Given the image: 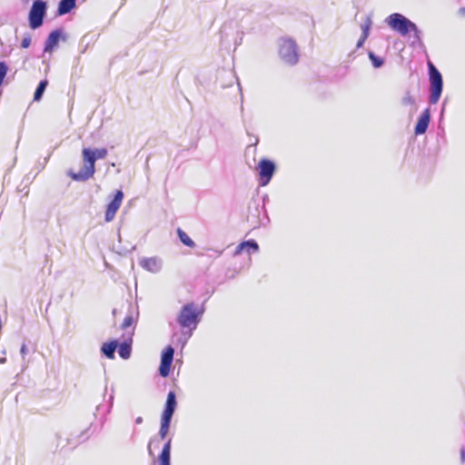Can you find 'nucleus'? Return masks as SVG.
<instances>
[{
    "mask_svg": "<svg viewBox=\"0 0 465 465\" xmlns=\"http://www.w3.org/2000/svg\"><path fill=\"white\" fill-rule=\"evenodd\" d=\"M385 23L391 30L400 34L402 36H405L411 32H412L414 38L417 41L420 40L421 31L418 28L415 23L411 21L402 14H391L389 16L386 17Z\"/></svg>",
    "mask_w": 465,
    "mask_h": 465,
    "instance_id": "f257e3e1",
    "label": "nucleus"
},
{
    "mask_svg": "<svg viewBox=\"0 0 465 465\" xmlns=\"http://www.w3.org/2000/svg\"><path fill=\"white\" fill-rule=\"evenodd\" d=\"M203 311L193 302L184 304L177 315V322L183 329L195 330L201 321Z\"/></svg>",
    "mask_w": 465,
    "mask_h": 465,
    "instance_id": "f03ea898",
    "label": "nucleus"
},
{
    "mask_svg": "<svg viewBox=\"0 0 465 465\" xmlns=\"http://www.w3.org/2000/svg\"><path fill=\"white\" fill-rule=\"evenodd\" d=\"M82 155L84 159V166L80 169L79 172L74 173L72 170L68 172V175L74 180L77 182H85L88 179L92 178L95 172V157L94 156L93 149L91 148H84L82 151Z\"/></svg>",
    "mask_w": 465,
    "mask_h": 465,
    "instance_id": "7ed1b4c3",
    "label": "nucleus"
},
{
    "mask_svg": "<svg viewBox=\"0 0 465 465\" xmlns=\"http://www.w3.org/2000/svg\"><path fill=\"white\" fill-rule=\"evenodd\" d=\"M176 407V394L173 391H170L167 394L164 409L161 416V426L159 430V437L161 440H164L168 434Z\"/></svg>",
    "mask_w": 465,
    "mask_h": 465,
    "instance_id": "20e7f679",
    "label": "nucleus"
},
{
    "mask_svg": "<svg viewBox=\"0 0 465 465\" xmlns=\"http://www.w3.org/2000/svg\"><path fill=\"white\" fill-rule=\"evenodd\" d=\"M279 55L282 61L289 65H294L298 63L299 53L296 42L288 37L279 40Z\"/></svg>",
    "mask_w": 465,
    "mask_h": 465,
    "instance_id": "39448f33",
    "label": "nucleus"
},
{
    "mask_svg": "<svg viewBox=\"0 0 465 465\" xmlns=\"http://www.w3.org/2000/svg\"><path fill=\"white\" fill-rule=\"evenodd\" d=\"M429 79H430V103L435 104L439 102L443 89L442 75L440 71L429 63Z\"/></svg>",
    "mask_w": 465,
    "mask_h": 465,
    "instance_id": "423d86ee",
    "label": "nucleus"
},
{
    "mask_svg": "<svg viewBox=\"0 0 465 465\" xmlns=\"http://www.w3.org/2000/svg\"><path fill=\"white\" fill-rule=\"evenodd\" d=\"M47 5L43 0H35L30 8L28 14L29 26L35 30L42 26L44 18L46 15Z\"/></svg>",
    "mask_w": 465,
    "mask_h": 465,
    "instance_id": "0eeeda50",
    "label": "nucleus"
},
{
    "mask_svg": "<svg viewBox=\"0 0 465 465\" xmlns=\"http://www.w3.org/2000/svg\"><path fill=\"white\" fill-rule=\"evenodd\" d=\"M259 183L261 186L267 185L272 180L275 170V163L268 159H262L258 163Z\"/></svg>",
    "mask_w": 465,
    "mask_h": 465,
    "instance_id": "6e6552de",
    "label": "nucleus"
},
{
    "mask_svg": "<svg viewBox=\"0 0 465 465\" xmlns=\"http://www.w3.org/2000/svg\"><path fill=\"white\" fill-rule=\"evenodd\" d=\"M174 349L168 345L161 354V363L159 367V374L165 378L169 375L171 366L173 361Z\"/></svg>",
    "mask_w": 465,
    "mask_h": 465,
    "instance_id": "1a4fd4ad",
    "label": "nucleus"
},
{
    "mask_svg": "<svg viewBox=\"0 0 465 465\" xmlns=\"http://www.w3.org/2000/svg\"><path fill=\"white\" fill-rule=\"evenodd\" d=\"M124 199V193L121 190H117L114 193V199L108 203L105 211L104 220L109 223L114 220L116 212L121 206Z\"/></svg>",
    "mask_w": 465,
    "mask_h": 465,
    "instance_id": "9d476101",
    "label": "nucleus"
},
{
    "mask_svg": "<svg viewBox=\"0 0 465 465\" xmlns=\"http://www.w3.org/2000/svg\"><path fill=\"white\" fill-rule=\"evenodd\" d=\"M66 40V35H64V31L62 28H57L53 30L49 35L47 39L45 42L44 51L45 53H50L54 50V47L57 46L60 40Z\"/></svg>",
    "mask_w": 465,
    "mask_h": 465,
    "instance_id": "9b49d317",
    "label": "nucleus"
},
{
    "mask_svg": "<svg viewBox=\"0 0 465 465\" xmlns=\"http://www.w3.org/2000/svg\"><path fill=\"white\" fill-rule=\"evenodd\" d=\"M430 121V108H426L418 119V122L414 128L416 135H421L426 133Z\"/></svg>",
    "mask_w": 465,
    "mask_h": 465,
    "instance_id": "f8f14e48",
    "label": "nucleus"
},
{
    "mask_svg": "<svg viewBox=\"0 0 465 465\" xmlns=\"http://www.w3.org/2000/svg\"><path fill=\"white\" fill-rule=\"evenodd\" d=\"M139 264L144 270L153 273L159 272L163 266L162 260L156 257L143 258L139 262Z\"/></svg>",
    "mask_w": 465,
    "mask_h": 465,
    "instance_id": "ddd939ff",
    "label": "nucleus"
},
{
    "mask_svg": "<svg viewBox=\"0 0 465 465\" xmlns=\"http://www.w3.org/2000/svg\"><path fill=\"white\" fill-rule=\"evenodd\" d=\"M259 250V245L254 240H248L241 242L234 251V255L241 254L243 251L248 253L256 252Z\"/></svg>",
    "mask_w": 465,
    "mask_h": 465,
    "instance_id": "4468645a",
    "label": "nucleus"
},
{
    "mask_svg": "<svg viewBox=\"0 0 465 465\" xmlns=\"http://www.w3.org/2000/svg\"><path fill=\"white\" fill-rule=\"evenodd\" d=\"M118 347V341L113 340L108 342H104L101 347V352L108 359H114L115 351Z\"/></svg>",
    "mask_w": 465,
    "mask_h": 465,
    "instance_id": "2eb2a0df",
    "label": "nucleus"
},
{
    "mask_svg": "<svg viewBox=\"0 0 465 465\" xmlns=\"http://www.w3.org/2000/svg\"><path fill=\"white\" fill-rule=\"evenodd\" d=\"M171 442L172 440L169 439L163 447V450L159 455V465H171Z\"/></svg>",
    "mask_w": 465,
    "mask_h": 465,
    "instance_id": "dca6fc26",
    "label": "nucleus"
},
{
    "mask_svg": "<svg viewBox=\"0 0 465 465\" xmlns=\"http://www.w3.org/2000/svg\"><path fill=\"white\" fill-rule=\"evenodd\" d=\"M76 6V0H60L57 7V15L69 14Z\"/></svg>",
    "mask_w": 465,
    "mask_h": 465,
    "instance_id": "f3484780",
    "label": "nucleus"
},
{
    "mask_svg": "<svg viewBox=\"0 0 465 465\" xmlns=\"http://www.w3.org/2000/svg\"><path fill=\"white\" fill-rule=\"evenodd\" d=\"M117 348L119 356L124 360H127L130 358L132 352V341H124L122 343L118 342Z\"/></svg>",
    "mask_w": 465,
    "mask_h": 465,
    "instance_id": "a211bd4d",
    "label": "nucleus"
},
{
    "mask_svg": "<svg viewBox=\"0 0 465 465\" xmlns=\"http://www.w3.org/2000/svg\"><path fill=\"white\" fill-rule=\"evenodd\" d=\"M47 84H48V82L47 80H42L40 81V83L38 84L35 91V94H34V100L35 101H40L43 97V94L47 87Z\"/></svg>",
    "mask_w": 465,
    "mask_h": 465,
    "instance_id": "6ab92c4d",
    "label": "nucleus"
},
{
    "mask_svg": "<svg viewBox=\"0 0 465 465\" xmlns=\"http://www.w3.org/2000/svg\"><path fill=\"white\" fill-rule=\"evenodd\" d=\"M177 234L180 241L187 247H193L195 245L194 242L188 236V234L183 232L182 229H177Z\"/></svg>",
    "mask_w": 465,
    "mask_h": 465,
    "instance_id": "aec40b11",
    "label": "nucleus"
},
{
    "mask_svg": "<svg viewBox=\"0 0 465 465\" xmlns=\"http://www.w3.org/2000/svg\"><path fill=\"white\" fill-rule=\"evenodd\" d=\"M371 25H372L371 18L370 16H368L365 20V23L361 25V36H363V38L369 37Z\"/></svg>",
    "mask_w": 465,
    "mask_h": 465,
    "instance_id": "412c9836",
    "label": "nucleus"
},
{
    "mask_svg": "<svg viewBox=\"0 0 465 465\" xmlns=\"http://www.w3.org/2000/svg\"><path fill=\"white\" fill-rule=\"evenodd\" d=\"M368 55L374 68H380L383 65L384 60L377 56L373 52L370 51Z\"/></svg>",
    "mask_w": 465,
    "mask_h": 465,
    "instance_id": "4be33fe9",
    "label": "nucleus"
},
{
    "mask_svg": "<svg viewBox=\"0 0 465 465\" xmlns=\"http://www.w3.org/2000/svg\"><path fill=\"white\" fill-rule=\"evenodd\" d=\"M94 156L95 160L104 159L106 157L108 151L106 148H95L93 149Z\"/></svg>",
    "mask_w": 465,
    "mask_h": 465,
    "instance_id": "5701e85b",
    "label": "nucleus"
},
{
    "mask_svg": "<svg viewBox=\"0 0 465 465\" xmlns=\"http://www.w3.org/2000/svg\"><path fill=\"white\" fill-rule=\"evenodd\" d=\"M8 71V67L6 64L3 61H0V86L3 84L4 80L6 76Z\"/></svg>",
    "mask_w": 465,
    "mask_h": 465,
    "instance_id": "b1692460",
    "label": "nucleus"
},
{
    "mask_svg": "<svg viewBox=\"0 0 465 465\" xmlns=\"http://www.w3.org/2000/svg\"><path fill=\"white\" fill-rule=\"evenodd\" d=\"M134 320V317L132 315H127L124 319V322L121 325V328L123 330H125L127 328H129L130 326L133 325Z\"/></svg>",
    "mask_w": 465,
    "mask_h": 465,
    "instance_id": "393cba45",
    "label": "nucleus"
},
{
    "mask_svg": "<svg viewBox=\"0 0 465 465\" xmlns=\"http://www.w3.org/2000/svg\"><path fill=\"white\" fill-rule=\"evenodd\" d=\"M401 104L403 105H412L415 104V99L408 92V93H406L405 96L402 98Z\"/></svg>",
    "mask_w": 465,
    "mask_h": 465,
    "instance_id": "a878e982",
    "label": "nucleus"
},
{
    "mask_svg": "<svg viewBox=\"0 0 465 465\" xmlns=\"http://www.w3.org/2000/svg\"><path fill=\"white\" fill-rule=\"evenodd\" d=\"M31 45V36L29 35H26L24 36L22 42H21V47L22 48H28Z\"/></svg>",
    "mask_w": 465,
    "mask_h": 465,
    "instance_id": "bb28decb",
    "label": "nucleus"
},
{
    "mask_svg": "<svg viewBox=\"0 0 465 465\" xmlns=\"http://www.w3.org/2000/svg\"><path fill=\"white\" fill-rule=\"evenodd\" d=\"M366 39H367V38H363V36H361V35L360 39H359V40H358V42H357L356 47H357L358 49H359V48H361V47H362V45H363V44H364V42H365V40H366Z\"/></svg>",
    "mask_w": 465,
    "mask_h": 465,
    "instance_id": "cd10ccee",
    "label": "nucleus"
},
{
    "mask_svg": "<svg viewBox=\"0 0 465 465\" xmlns=\"http://www.w3.org/2000/svg\"><path fill=\"white\" fill-rule=\"evenodd\" d=\"M20 352H21V354H22V356H23V357H25V355H26V354H27V352H28V349H27V347H26V345H25V344H23V345L21 346Z\"/></svg>",
    "mask_w": 465,
    "mask_h": 465,
    "instance_id": "c85d7f7f",
    "label": "nucleus"
},
{
    "mask_svg": "<svg viewBox=\"0 0 465 465\" xmlns=\"http://www.w3.org/2000/svg\"><path fill=\"white\" fill-rule=\"evenodd\" d=\"M460 460L462 463L465 461V449L464 448L460 449Z\"/></svg>",
    "mask_w": 465,
    "mask_h": 465,
    "instance_id": "c756f323",
    "label": "nucleus"
},
{
    "mask_svg": "<svg viewBox=\"0 0 465 465\" xmlns=\"http://www.w3.org/2000/svg\"><path fill=\"white\" fill-rule=\"evenodd\" d=\"M459 14L461 15V16H465V7H461L459 9Z\"/></svg>",
    "mask_w": 465,
    "mask_h": 465,
    "instance_id": "7c9ffc66",
    "label": "nucleus"
},
{
    "mask_svg": "<svg viewBox=\"0 0 465 465\" xmlns=\"http://www.w3.org/2000/svg\"><path fill=\"white\" fill-rule=\"evenodd\" d=\"M153 443V440H151L149 444H148V450H149L150 454H152L151 447H152Z\"/></svg>",
    "mask_w": 465,
    "mask_h": 465,
    "instance_id": "2f4dec72",
    "label": "nucleus"
},
{
    "mask_svg": "<svg viewBox=\"0 0 465 465\" xmlns=\"http://www.w3.org/2000/svg\"><path fill=\"white\" fill-rule=\"evenodd\" d=\"M135 422H136L137 424L142 423V422H143V418H142V417H138V418H136Z\"/></svg>",
    "mask_w": 465,
    "mask_h": 465,
    "instance_id": "473e14b6",
    "label": "nucleus"
},
{
    "mask_svg": "<svg viewBox=\"0 0 465 465\" xmlns=\"http://www.w3.org/2000/svg\"><path fill=\"white\" fill-rule=\"evenodd\" d=\"M5 361H6V358L5 357L0 358V364H4Z\"/></svg>",
    "mask_w": 465,
    "mask_h": 465,
    "instance_id": "72a5a7b5",
    "label": "nucleus"
},
{
    "mask_svg": "<svg viewBox=\"0 0 465 465\" xmlns=\"http://www.w3.org/2000/svg\"><path fill=\"white\" fill-rule=\"evenodd\" d=\"M113 400H114V396H113V395H111V396H110V404H111V405H112V403H113Z\"/></svg>",
    "mask_w": 465,
    "mask_h": 465,
    "instance_id": "f704fd0d",
    "label": "nucleus"
}]
</instances>
